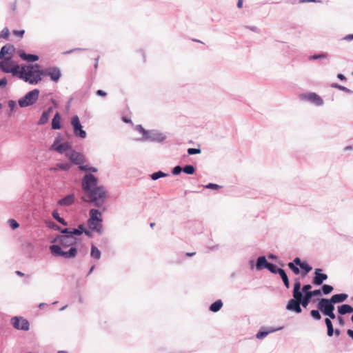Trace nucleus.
I'll list each match as a JSON object with an SVG mask.
<instances>
[{
	"instance_id": "23",
	"label": "nucleus",
	"mask_w": 353,
	"mask_h": 353,
	"mask_svg": "<svg viewBox=\"0 0 353 353\" xmlns=\"http://www.w3.org/2000/svg\"><path fill=\"white\" fill-rule=\"evenodd\" d=\"M75 201V195L73 193L68 194L57 201V205L60 206H70Z\"/></svg>"
},
{
	"instance_id": "28",
	"label": "nucleus",
	"mask_w": 353,
	"mask_h": 353,
	"mask_svg": "<svg viewBox=\"0 0 353 353\" xmlns=\"http://www.w3.org/2000/svg\"><path fill=\"white\" fill-rule=\"evenodd\" d=\"M52 107H49L46 110L43 111L41 114V116L39 120L37 122L39 125H43L46 124L48 122L50 114L52 111Z\"/></svg>"
},
{
	"instance_id": "42",
	"label": "nucleus",
	"mask_w": 353,
	"mask_h": 353,
	"mask_svg": "<svg viewBox=\"0 0 353 353\" xmlns=\"http://www.w3.org/2000/svg\"><path fill=\"white\" fill-rule=\"evenodd\" d=\"M328 57V54L326 52L315 53L309 57V60L314 61L320 59H326Z\"/></svg>"
},
{
	"instance_id": "20",
	"label": "nucleus",
	"mask_w": 353,
	"mask_h": 353,
	"mask_svg": "<svg viewBox=\"0 0 353 353\" xmlns=\"http://www.w3.org/2000/svg\"><path fill=\"white\" fill-rule=\"evenodd\" d=\"M17 55L24 61L33 63L39 60V56L35 54L26 53L23 49L17 51Z\"/></svg>"
},
{
	"instance_id": "22",
	"label": "nucleus",
	"mask_w": 353,
	"mask_h": 353,
	"mask_svg": "<svg viewBox=\"0 0 353 353\" xmlns=\"http://www.w3.org/2000/svg\"><path fill=\"white\" fill-rule=\"evenodd\" d=\"M337 312L338 314H340L341 316L352 314L351 321L353 323V307L351 305L343 303L339 305L337 307Z\"/></svg>"
},
{
	"instance_id": "13",
	"label": "nucleus",
	"mask_w": 353,
	"mask_h": 353,
	"mask_svg": "<svg viewBox=\"0 0 353 353\" xmlns=\"http://www.w3.org/2000/svg\"><path fill=\"white\" fill-rule=\"evenodd\" d=\"M71 125L75 137L80 139H85L87 136L86 132L83 129V125L77 115H74L71 118Z\"/></svg>"
},
{
	"instance_id": "48",
	"label": "nucleus",
	"mask_w": 353,
	"mask_h": 353,
	"mask_svg": "<svg viewBox=\"0 0 353 353\" xmlns=\"http://www.w3.org/2000/svg\"><path fill=\"white\" fill-rule=\"evenodd\" d=\"M182 170V167L179 165H177L172 169L171 173L173 176H177L179 175L181 172H183Z\"/></svg>"
},
{
	"instance_id": "62",
	"label": "nucleus",
	"mask_w": 353,
	"mask_h": 353,
	"mask_svg": "<svg viewBox=\"0 0 353 353\" xmlns=\"http://www.w3.org/2000/svg\"><path fill=\"white\" fill-rule=\"evenodd\" d=\"M96 94L99 97H105L107 96L106 92L103 90H97L96 92Z\"/></svg>"
},
{
	"instance_id": "5",
	"label": "nucleus",
	"mask_w": 353,
	"mask_h": 353,
	"mask_svg": "<svg viewBox=\"0 0 353 353\" xmlns=\"http://www.w3.org/2000/svg\"><path fill=\"white\" fill-rule=\"evenodd\" d=\"M12 58V54H10L0 61V71L4 73H11L12 76L18 78L21 65L14 63Z\"/></svg>"
},
{
	"instance_id": "30",
	"label": "nucleus",
	"mask_w": 353,
	"mask_h": 353,
	"mask_svg": "<svg viewBox=\"0 0 353 353\" xmlns=\"http://www.w3.org/2000/svg\"><path fill=\"white\" fill-rule=\"evenodd\" d=\"M302 292V287L299 277L294 279V283L292 290V295L299 296Z\"/></svg>"
},
{
	"instance_id": "3",
	"label": "nucleus",
	"mask_w": 353,
	"mask_h": 353,
	"mask_svg": "<svg viewBox=\"0 0 353 353\" xmlns=\"http://www.w3.org/2000/svg\"><path fill=\"white\" fill-rule=\"evenodd\" d=\"M85 193L89 197L90 200L88 201L83 197V201L85 202H91L97 208L103 206L107 196V191L105 190V187L102 185H98Z\"/></svg>"
},
{
	"instance_id": "35",
	"label": "nucleus",
	"mask_w": 353,
	"mask_h": 353,
	"mask_svg": "<svg viewBox=\"0 0 353 353\" xmlns=\"http://www.w3.org/2000/svg\"><path fill=\"white\" fill-rule=\"evenodd\" d=\"M182 172L188 175H192L195 174L196 171V166L192 164H186L183 167H182Z\"/></svg>"
},
{
	"instance_id": "44",
	"label": "nucleus",
	"mask_w": 353,
	"mask_h": 353,
	"mask_svg": "<svg viewBox=\"0 0 353 353\" xmlns=\"http://www.w3.org/2000/svg\"><path fill=\"white\" fill-rule=\"evenodd\" d=\"M79 169L81 171L83 172H97L98 171V169L95 167L90 166L88 165H83L81 166H79Z\"/></svg>"
},
{
	"instance_id": "57",
	"label": "nucleus",
	"mask_w": 353,
	"mask_h": 353,
	"mask_svg": "<svg viewBox=\"0 0 353 353\" xmlns=\"http://www.w3.org/2000/svg\"><path fill=\"white\" fill-rule=\"evenodd\" d=\"M12 33L15 36L22 37L25 34V30H13Z\"/></svg>"
},
{
	"instance_id": "51",
	"label": "nucleus",
	"mask_w": 353,
	"mask_h": 353,
	"mask_svg": "<svg viewBox=\"0 0 353 353\" xmlns=\"http://www.w3.org/2000/svg\"><path fill=\"white\" fill-rule=\"evenodd\" d=\"M10 32L8 28L6 27L4 28L1 32H0V39L3 38L5 39H7L9 37Z\"/></svg>"
},
{
	"instance_id": "25",
	"label": "nucleus",
	"mask_w": 353,
	"mask_h": 353,
	"mask_svg": "<svg viewBox=\"0 0 353 353\" xmlns=\"http://www.w3.org/2000/svg\"><path fill=\"white\" fill-rule=\"evenodd\" d=\"M87 223L89 229H90L92 232H96L99 234L103 233L102 222L88 220Z\"/></svg>"
},
{
	"instance_id": "63",
	"label": "nucleus",
	"mask_w": 353,
	"mask_h": 353,
	"mask_svg": "<svg viewBox=\"0 0 353 353\" xmlns=\"http://www.w3.org/2000/svg\"><path fill=\"white\" fill-rule=\"evenodd\" d=\"M342 39L347 41L353 40V33L345 35Z\"/></svg>"
},
{
	"instance_id": "16",
	"label": "nucleus",
	"mask_w": 353,
	"mask_h": 353,
	"mask_svg": "<svg viewBox=\"0 0 353 353\" xmlns=\"http://www.w3.org/2000/svg\"><path fill=\"white\" fill-rule=\"evenodd\" d=\"M299 98L301 100L309 101L311 103L315 105L316 106H321L324 103L323 99L315 92L301 94L299 95Z\"/></svg>"
},
{
	"instance_id": "52",
	"label": "nucleus",
	"mask_w": 353,
	"mask_h": 353,
	"mask_svg": "<svg viewBox=\"0 0 353 353\" xmlns=\"http://www.w3.org/2000/svg\"><path fill=\"white\" fill-rule=\"evenodd\" d=\"M203 188L205 189H210V190H219L221 188V185L213 183H209L205 185H203Z\"/></svg>"
},
{
	"instance_id": "14",
	"label": "nucleus",
	"mask_w": 353,
	"mask_h": 353,
	"mask_svg": "<svg viewBox=\"0 0 353 353\" xmlns=\"http://www.w3.org/2000/svg\"><path fill=\"white\" fill-rule=\"evenodd\" d=\"M61 136L56 137L50 149L59 154H63L65 151L72 150V147L68 141L61 142Z\"/></svg>"
},
{
	"instance_id": "31",
	"label": "nucleus",
	"mask_w": 353,
	"mask_h": 353,
	"mask_svg": "<svg viewBox=\"0 0 353 353\" xmlns=\"http://www.w3.org/2000/svg\"><path fill=\"white\" fill-rule=\"evenodd\" d=\"M223 305V301L221 299H217L210 304L209 310L212 312H217L222 308Z\"/></svg>"
},
{
	"instance_id": "21",
	"label": "nucleus",
	"mask_w": 353,
	"mask_h": 353,
	"mask_svg": "<svg viewBox=\"0 0 353 353\" xmlns=\"http://www.w3.org/2000/svg\"><path fill=\"white\" fill-rule=\"evenodd\" d=\"M282 328H283L282 327H279L277 328H273L271 327H262L259 329V330L256 333V338L259 340L263 339L269 334L281 330Z\"/></svg>"
},
{
	"instance_id": "9",
	"label": "nucleus",
	"mask_w": 353,
	"mask_h": 353,
	"mask_svg": "<svg viewBox=\"0 0 353 353\" xmlns=\"http://www.w3.org/2000/svg\"><path fill=\"white\" fill-rule=\"evenodd\" d=\"M10 324L17 330L27 332L30 330V322L21 316H12Z\"/></svg>"
},
{
	"instance_id": "56",
	"label": "nucleus",
	"mask_w": 353,
	"mask_h": 353,
	"mask_svg": "<svg viewBox=\"0 0 353 353\" xmlns=\"http://www.w3.org/2000/svg\"><path fill=\"white\" fill-rule=\"evenodd\" d=\"M9 109L11 112H13L17 108V103L14 100H9L8 102Z\"/></svg>"
},
{
	"instance_id": "49",
	"label": "nucleus",
	"mask_w": 353,
	"mask_h": 353,
	"mask_svg": "<svg viewBox=\"0 0 353 353\" xmlns=\"http://www.w3.org/2000/svg\"><path fill=\"white\" fill-rule=\"evenodd\" d=\"M188 155H194V154H199L201 152V150L200 148H190L187 150Z\"/></svg>"
},
{
	"instance_id": "8",
	"label": "nucleus",
	"mask_w": 353,
	"mask_h": 353,
	"mask_svg": "<svg viewBox=\"0 0 353 353\" xmlns=\"http://www.w3.org/2000/svg\"><path fill=\"white\" fill-rule=\"evenodd\" d=\"M99 179L92 173H85L81 180V186L84 192L98 186Z\"/></svg>"
},
{
	"instance_id": "53",
	"label": "nucleus",
	"mask_w": 353,
	"mask_h": 353,
	"mask_svg": "<svg viewBox=\"0 0 353 353\" xmlns=\"http://www.w3.org/2000/svg\"><path fill=\"white\" fill-rule=\"evenodd\" d=\"M341 334V331L339 328L334 329L332 332H327V336L328 337H332L334 334L336 337L339 336Z\"/></svg>"
},
{
	"instance_id": "34",
	"label": "nucleus",
	"mask_w": 353,
	"mask_h": 353,
	"mask_svg": "<svg viewBox=\"0 0 353 353\" xmlns=\"http://www.w3.org/2000/svg\"><path fill=\"white\" fill-rule=\"evenodd\" d=\"M101 256V252L99 249L93 243L91 245L90 256L91 258L99 260Z\"/></svg>"
},
{
	"instance_id": "6",
	"label": "nucleus",
	"mask_w": 353,
	"mask_h": 353,
	"mask_svg": "<svg viewBox=\"0 0 353 353\" xmlns=\"http://www.w3.org/2000/svg\"><path fill=\"white\" fill-rule=\"evenodd\" d=\"M312 285L310 284H304L302 286V292L299 295L303 302V307L307 309L312 299L315 296H320L321 292L319 290H312Z\"/></svg>"
},
{
	"instance_id": "45",
	"label": "nucleus",
	"mask_w": 353,
	"mask_h": 353,
	"mask_svg": "<svg viewBox=\"0 0 353 353\" xmlns=\"http://www.w3.org/2000/svg\"><path fill=\"white\" fill-rule=\"evenodd\" d=\"M135 130L139 133L142 134V137L139 140L143 141L145 135L148 133V130H145L141 124L137 125Z\"/></svg>"
},
{
	"instance_id": "47",
	"label": "nucleus",
	"mask_w": 353,
	"mask_h": 353,
	"mask_svg": "<svg viewBox=\"0 0 353 353\" xmlns=\"http://www.w3.org/2000/svg\"><path fill=\"white\" fill-rule=\"evenodd\" d=\"M8 224L13 230L17 229L19 227V223L14 219H9L8 221Z\"/></svg>"
},
{
	"instance_id": "50",
	"label": "nucleus",
	"mask_w": 353,
	"mask_h": 353,
	"mask_svg": "<svg viewBox=\"0 0 353 353\" xmlns=\"http://www.w3.org/2000/svg\"><path fill=\"white\" fill-rule=\"evenodd\" d=\"M324 322L327 327V332H332L334 326L332 320L330 319L325 318L324 319Z\"/></svg>"
},
{
	"instance_id": "55",
	"label": "nucleus",
	"mask_w": 353,
	"mask_h": 353,
	"mask_svg": "<svg viewBox=\"0 0 353 353\" xmlns=\"http://www.w3.org/2000/svg\"><path fill=\"white\" fill-rule=\"evenodd\" d=\"M277 274L279 275L283 282L289 279L285 270L283 268L280 270V272Z\"/></svg>"
},
{
	"instance_id": "17",
	"label": "nucleus",
	"mask_w": 353,
	"mask_h": 353,
	"mask_svg": "<svg viewBox=\"0 0 353 353\" xmlns=\"http://www.w3.org/2000/svg\"><path fill=\"white\" fill-rule=\"evenodd\" d=\"M327 275L323 272V270L321 268H316L314 272L312 283L315 286H320L327 279Z\"/></svg>"
},
{
	"instance_id": "61",
	"label": "nucleus",
	"mask_w": 353,
	"mask_h": 353,
	"mask_svg": "<svg viewBox=\"0 0 353 353\" xmlns=\"http://www.w3.org/2000/svg\"><path fill=\"white\" fill-rule=\"evenodd\" d=\"M246 28L250 30L252 32H256V33H260V32H261L260 29L258 27L254 26H247Z\"/></svg>"
},
{
	"instance_id": "18",
	"label": "nucleus",
	"mask_w": 353,
	"mask_h": 353,
	"mask_svg": "<svg viewBox=\"0 0 353 353\" xmlns=\"http://www.w3.org/2000/svg\"><path fill=\"white\" fill-rule=\"evenodd\" d=\"M70 154H67V157L71 161V163L77 165L79 166L83 165L85 162V156L81 153L76 152L74 150H71Z\"/></svg>"
},
{
	"instance_id": "39",
	"label": "nucleus",
	"mask_w": 353,
	"mask_h": 353,
	"mask_svg": "<svg viewBox=\"0 0 353 353\" xmlns=\"http://www.w3.org/2000/svg\"><path fill=\"white\" fill-rule=\"evenodd\" d=\"M72 166L71 163H62L59 162L56 164V170H61L63 171H68Z\"/></svg>"
},
{
	"instance_id": "37",
	"label": "nucleus",
	"mask_w": 353,
	"mask_h": 353,
	"mask_svg": "<svg viewBox=\"0 0 353 353\" xmlns=\"http://www.w3.org/2000/svg\"><path fill=\"white\" fill-rule=\"evenodd\" d=\"M321 292V296L322 294L327 295L330 294L333 290V286L328 285V284H323L320 289H319Z\"/></svg>"
},
{
	"instance_id": "26",
	"label": "nucleus",
	"mask_w": 353,
	"mask_h": 353,
	"mask_svg": "<svg viewBox=\"0 0 353 353\" xmlns=\"http://www.w3.org/2000/svg\"><path fill=\"white\" fill-rule=\"evenodd\" d=\"M88 220L103 222L102 213L98 209L92 208L89 210V218Z\"/></svg>"
},
{
	"instance_id": "2",
	"label": "nucleus",
	"mask_w": 353,
	"mask_h": 353,
	"mask_svg": "<svg viewBox=\"0 0 353 353\" xmlns=\"http://www.w3.org/2000/svg\"><path fill=\"white\" fill-rule=\"evenodd\" d=\"M43 69L39 63L21 65L18 78L30 85L38 84L43 78Z\"/></svg>"
},
{
	"instance_id": "38",
	"label": "nucleus",
	"mask_w": 353,
	"mask_h": 353,
	"mask_svg": "<svg viewBox=\"0 0 353 353\" xmlns=\"http://www.w3.org/2000/svg\"><path fill=\"white\" fill-rule=\"evenodd\" d=\"M282 268H279L276 264L270 262L266 270L273 274H277Z\"/></svg>"
},
{
	"instance_id": "7",
	"label": "nucleus",
	"mask_w": 353,
	"mask_h": 353,
	"mask_svg": "<svg viewBox=\"0 0 353 353\" xmlns=\"http://www.w3.org/2000/svg\"><path fill=\"white\" fill-rule=\"evenodd\" d=\"M40 91L34 88L28 92L23 97L18 100V104L20 108H26L34 105L39 99Z\"/></svg>"
},
{
	"instance_id": "11",
	"label": "nucleus",
	"mask_w": 353,
	"mask_h": 353,
	"mask_svg": "<svg viewBox=\"0 0 353 353\" xmlns=\"http://www.w3.org/2000/svg\"><path fill=\"white\" fill-rule=\"evenodd\" d=\"M293 298L290 299L286 305L285 309L288 311L301 314L302 312L303 302L299 296L292 295Z\"/></svg>"
},
{
	"instance_id": "40",
	"label": "nucleus",
	"mask_w": 353,
	"mask_h": 353,
	"mask_svg": "<svg viewBox=\"0 0 353 353\" xmlns=\"http://www.w3.org/2000/svg\"><path fill=\"white\" fill-rule=\"evenodd\" d=\"M331 87L332 88H336L341 91H343L346 93H348V94H352L353 93V91L343 85H339V83H332L331 84Z\"/></svg>"
},
{
	"instance_id": "60",
	"label": "nucleus",
	"mask_w": 353,
	"mask_h": 353,
	"mask_svg": "<svg viewBox=\"0 0 353 353\" xmlns=\"http://www.w3.org/2000/svg\"><path fill=\"white\" fill-rule=\"evenodd\" d=\"M323 315L327 316V318L330 319L331 320L336 318L334 311H330L328 312V314L327 313L326 314Z\"/></svg>"
},
{
	"instance_id": "59",
	"label": "nucleus",
	"mask_w": 353,
	"mask_h": 353,
	"mask_svg": "<svg viewBox=\"0 0 353 353\" xmlns=\"http://www.w3.org/2000/svg\"><path fill=\"white\" fill-rule=\"evenodd\" d=\"M8 84V79L6 77L0 79V88H5Z\"/></svg>"
},
{
	"instance_id": "24",
	"label": "nucleus",
	"mask_w": 353,
	"mask_h": 353,
	"mask_svg": "<svg viewBox=\"0 0 353 353\" xmlns=\"http://www.w3.org/2000/svg\"><path fill=\"white\" fill-rule=\"evenodd\" d=\"M15 51V48L12 44L7 43L2 46L0 50V59H3L10 54L13 55V52Z\"/></svg>"
},
{
	"instance_id": "19",
	"label": "nucleus",
	"mask_w": 353,
	"mask_h": 353,
	"mask_svg": "<svg viewBox=\"0 0 353 353\" xmlns=\"http://www.w3.org/2000/svg\"><path fill=\"white\" fill-rule=\"evenodd\" d=\"M249 263L251 268L255 267L256 270L260 271L266 269L270 262L268 261L265 256L262 255L256 259V263H254L253 260H250Z\"/></svg>"
},
{
	"instance_id": "33",
	"label": "nucleus",
	"mask_w": 353,
	"mask_h": 353,
	"mask_svg": "<svg viewBox=\"0 0 353 353\" xmlns=\"http://www.w3.org/2000/svg\"><path fill=\"white\" fill-rule=\"evenodd\" d=\"M52 216L54 219H55L57 222L61 224L63 226H68V223L66 221L63 217H61L57 210H54L52 212Z\"/></svg>"
},
{
	"instance_id": "29",
	"label": "nucleus",
	"mask_w": 353,
	"mask_h": 353,
	"mask_svg": "<svg viewBox=\"0 0 353 353\" xmlns=\"http://www.w3.org/2000/svg\"><path fill=\"white\" fill-rule=\"evenodd\" d=\"M348 297V294L346 293H339L333 294L330 299L333 301V302L336 303H341L344 302Z\"/></svg>"
},
{
	"instance_id": "58",
	"label": "nucleus",
	"mask_w": 353,
	"mask_h": 353,
	"mask_svg": "<svg viewBox=\"0 0 353 353\" xmlns=\"http://www.w3.org/2000/svg\"><path fill=\"white\" fill-rule=\"evenodd\" d=\"M336 319H337V321H338L339 325L340 326H344L345 322V319L343 317V316H341L340 314H338Z\"/></svg>"
},
{
	"instance_id": "54",
	"label": "nucleus",
	"mask_w": 353,
	"mask_h": 353,
	"mask_svg": "<svg viewBox=\"0 0 353 353\" xmlns=\"http://www.w3.org/2000/svg\"><path fill=\"white\" fill-rule=\"evenodd\" d=\"M277 274L279 275L283 282L289 279L285 270L283 268L280 270V272Z\"/></svg>"
},
{
	"instance_id": "27",
	"label": "nucleus",
	"mask_w": 353,
	"mask_h": 353,
	"mask_svg": "<svg viewBox=\"0 0 353 353\" xmlns=\"http://www.w3.org/2000/svg\"><path fill=\"white\" fill-rule=\"evenodd\" d=\"M61 128V115L59 112H57L52 119L51 128L55 130H60Z\"/></svg>"
},
{
	"instance_id": "32",
	"label": "nucleus",
	"mask_w": 353,
	"mask_h": 353,
	"mask_svg": "<svg viewBox=\"0 0 353 353\" xmlns=\"http://www.w3.org/2000/svg\"><path fill=\"white\" fill-rule=\"evenodd\" d=\"M72 234L73 238H77L81 236L85 232V225L81 223L78 225L77 228H71Z\"/></svg>"
},
{
	"instance_id": "10",
	"label": "nucleus",
	"mask_w": 353,
	"mask_h": 353,
	"mask_svg": "<svg viewBox=\"0 0 353 353\" xmlns=\"http://www.w3.org/2000/svg\"><path fill=\"white\" fill-rule=\"evenodd\" d=\"M43 77H48L54 83H58L62 77L61 70L59 67L50 66L43 69Z\"/></svg>"
},
{
	"instance_id": "41",
	"label": "nucleus",
	"mask_w": 353,
	"mask_h": 353,
	"mask_svg": "<svg viewBox=\"0 0 353 353\" xmlns=\"http://www.w3.org/2000/svg\"><path fill=\"white\" fill-rule=\"evenodd\" d=\"M46 224L48 228L52 229L54 231H58L59 232H60L62 229L61 226H59L52 221H47L46 222Z\"/></svg>"
},
{
	"instance_id": "12",
	"label": "nucleus",
	"mask_w": 353,
	"mask_h": 353,
	"mask_svg": "<svg viewBox=\"0 0 353 353\" xmlns=\"http://www.w3.org/2000/svg\"><path fill=\"white\" fill-rule=\"evenodd\" d=\"M316 307L321 310L322 314H326L327 313L328 314V312L330 311L335 310V303L330 298L319 299L318 300Z\"/></svg>"
},
{
	"instance_id": "46",
	"label": "nucleus",
	"mask_w": 353,
	"mask_h": 353,
	"mask_svg": "<svg viewBox=\"0 0 353 353\" xmlns=\"http://www.w3.org/2000/svg\"><path fill=\"white\" fill-rule=\"evenodd\" d=\"M60 233L61 236L73 237L72 234L71 228H62Z\"/></svg>"
},
{
	"instance_id": "43",
	"label": "nucleus",
	"mask_w": 353,
	"mask_h": 353,
	"mask_svg": "<svg viewBox=\"0 0 353 353\" xmlns=\"http://www.w3.org/2000/svg\"><path fill=\"white\" fill-rule=\"evenodd\" d=\"M321 310L317 308L316 310H312L310 312V316L315 321H320L321 319Z\"/></svg>"
},
{
	"instance_id": "4",
	"label": "nucleus",
	"mask_w": 353,
	"mask_h": 353,
	"mask_svg": "<svg viewBox=\"0 0 353 353\" xmlns=\"http://www.w3.org/2000/svg\"><path fill=\"white\" fill-rule=\"evenodd\" d=\"M289 270L295 275H299L304 278L312 270V267L307 261L302 260L300 257H295L288 264Z\"/></svg>"
},
{
	"instance_id": "1",
	"label": "nucleus",
	"mask_w": 353,
	"mask_h": 353,
	"mask_svg": "<svg viewBox=\"0 0 353 353\" xmlns=\"http://www.w3.org/2000/svg\"><path fill=\"white\" fill-rule=\"evenodd\" d=\"M77 238L61 236L57 234L52 240L49 246L50 254L55 257L65 259H72L78 254L77 243Z\"/></svg>"
},
{
	"instance_id": "36",
	"label": "nucleus",
	"mask_w": 353,
	"mask_h": 353,
	"mask_svg": "<svg viewBox=\"0 0 353 353\" xmlns=\"http://www.w3.org/2000/svg\"><path fill=\"white\" fill-rule=\"evenodd\" d=\"M169 176L168 173L164 172L161 170H159L157 172H153L150 174L149 176L152 181L158 180L160 178L166 177Z\"/></svg>"
},
{
	"instance_id": "15",
	"label": "nucleus",
	"mask_w": 353,
	"mask_h": 353,
	"mask_svg": "<svg viewBox=\"0 0 353 353\" xmlns=\"http://www.w3.org/2000/svg\"><path fill=\"white\" fill-rule=\"evenodd\" d=\"M143 141L162 143L166 139V136L157 130H148Z\"/></svg>"
},
{
	"instance_id": "64",
	"label": "nucleus",
	"mask_w": 353,
	"mask_h": 353,
	"mask_svg": "<svg viewBox=\"0 0 353 353\" xmlns=\"http://www.w3.org/2000/svg\"><path fill=\"white\" fill-rule=\"evenodd\" d=\"M347 335L353 341V330L348 329L347 330Z\"/></svg>"
}]
</instances>
